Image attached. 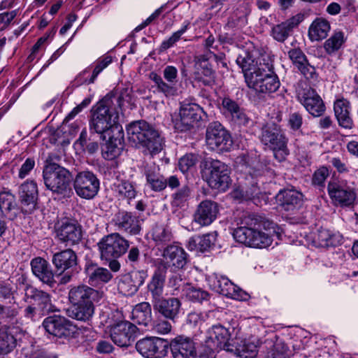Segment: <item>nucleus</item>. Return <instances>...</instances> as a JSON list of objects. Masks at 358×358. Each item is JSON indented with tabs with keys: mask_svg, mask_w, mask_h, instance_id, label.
<instances>
[{
	"mask_svg": "<svg viewBox=\"0 0 358 358\" xmlns=\"http://www.w3.org/2000/svg\"><path fill=\"white\" fill-rule=\"evenodd\" d=\"M238 65L244 74L247 86L257 94L275 92L280 85L278 76L273 71V65L269 59L266 62H255L251 56H239Z\"/></svg>",
	"mask_w": 358,
	"mask_h": 358,
	"instance_id": "f257e3e1",
	"label": "nucleus"
},
{
	"mask_svg": "<svg viewBox=\"0 0 358 358\" xmlns=\"http://www.w3.org/2000/svg\"><path fill=\"white\" fill-rule=\"evenodd\" d=\"M71 306L68 315L76 320L88 322L94 315L95 304L103 297V293L86 285L72 287L68 294Z\"/></svg>",
	"mask_w": 358,
	"mask_h": 358,
	"instance_id": "f03ea898",
	"label": "nucleus"
},
{
	"mask_svg": "<svg viewBox=\"0 0 358 358\" xmlns=\"http://www.w3.org/2000/svg\"><path fill=\"white\" fill-rule=\"evenodd\" d=\"M91 113L90 131L99 134L106 133L112 142L113 137L110 135V131L115 129L119 133L117 140L121 144V138L123 137L122 128L117 124L119 114L113 106L112 96L107 94L104 96L92 107Z\"/></svg>",
	"mask_w": 358,
	"mask_h": 358,
	"instance_id": "7ed1b4c3",
	"label": "nucleus"
},
{
	"mask_svg": "<svg viewBox=\"0 0 358 358\" xmlns=\"http://www.w3.org/2000/svg\"><path fill=\"white\" fill-rule=\"evenodd\" d=\"M240 224L233 233L237 242L256 248H265L271 245L272 238L262 230L264 221L261 217L255 215H244Z\"/></svg>",
	"mask_w": 358,
	"mask_h": 358,
	"instance_id": "20e7f679",
	"label": "nucleus"
},
{
	"mask_svg": "<svg viewBox=\"0 0 358 358\" xmlns=\"http://www.w3.org/2000/svg\"><path fill=\"white\" fill-rule=\"evenodd\" d=\"M129 141L136 146L145 148L151 155H156L163 149V138L159 132L145 120L130 123L127 127Z\"/></svg>",
	"mask_w": 358,
	"mask_h": 358,
	"instance_id": "39448f33",
	"label": "nucleus"
},
{
	"mask_svg": "<svg viewBox=\"0 0 358 358\" xmlns=\"http://www.w3.org/2000/svg\"><path fill=\"white\" fill-rule=\"evenodd\" d=\"M44 183L47 189L62 197H70L73 194L71 173L66 169L50 164L43 171Z\"/></svg>",
	"mask_w": 358,
	"mask_h": 358,
	"instance_id": "423d86ee",
	"label": "nucleus"
},
{
	"mask_svg": "<svg viewBox=\"0 0 358 358\" xmlns=\"http://www.w3.org/2000/svg\"><path fill=\"white\" fill-rule=\"evenodd\" d=\"M261 142L273 150L274 157L279 162L285 159L289 155L287 138L280 127L274 123H267L262 128Z\"/></svg>",
	"mask_w": 358,
	"mask_h": 358,
	"instance_id": "0eeeda50",
	"label": "nucleus"
},
{
	"mask_svg": "<svg viewBox=\"0 0 358 358\" xmlns=\"http://www.w3.org/2000/svg\"><path fill=\"white\" fill-rule=\"evenodd\" d=\"M206 143L209 150L223 152L231 150L233 141L230 133L219 122H213L206 129Z\"/></svg>",
	"mask_w": 358,
	"mask_h": 358,
	"instance_id": "6e6552de",
	"label": "nucleus"
},
{
	"mask_svg": "<svg viewBox=\"0 0 358 358\" xmlns=\"http://www.w3.org/2000/svg\"><path fill=\"white\" fill-rule=\"evenodd\" d=\"M98 245L101 258L106 260L121 257L129 246V242L117 233L105 236Z\"/></svg>",
	"mask_w": 358,
	"mask_h": 358,
	"instance_id": "1a4fd4ad",
	"label": "nucleus"
},
{
	"mask_svg": "<svg viewBox=\"0 0 358 358\" xmlns=\"http://www.w3.org/2000/svg\"><path fill=\"white\" fill-rule=\"evenodd\" d=\"M229 329L221 324H215L209 328L206 334L205 345L211 351L223 349L230 352L236 344L234 339H230Z\"/></svg>",
	"mask_w": 358,
	"mask_h": 358,
	"instance_id": "9d476101",
	"label": "nucleus"
},
{
	"mask_svg": "<svg viewBox=\"0 0 358 358\" xmlns=\"http://www.w3.org/2000/svg\"><path fill=\"white\" fill-rule=\"evenodd\" d=\"M327 189L331 199L337 206H350L357 198L355 188L349 185L345 180L330 181Z\"/></svg>",
	"mask_w": 358,
	"mask_h": 358,
	"instance_id": "9b49d317",
	"label": "nucleus"
},
{
	"mask_svg": "<svg viewBox=\"0 0 358 358\" xmlns=\"http://www.w3.org/2000/svg\"><path fill=\"white\" fill-rule=\"evenodd\" d=\"M100 182L96 176L89 171L79 172L73 182L76 194L81 198L91 199L98 193Z\"/></svg>",
	"mask_w": 358,
	"mask_h": 358,
	"instance_id": "f8f14e48",
	"label": "nucleus"
},
{
	"mask_svg": "<svg viewBox=\"0 0 358 358\" xmlns=\"http://www.w3.org/2000/svg\"><path fill=\"white\" fill-rule=\"evenodd\" d=\"M229 173L227 165L219 160H213L206 178L207 183L212 189L225 192L231 184Z\"/></svg>",
	"mask_w": 358,
	"mask_h": 358,
	"instance_id": "ddd939ff",
	"label": "nucleus"
},
{
	"mask_svg": "<svg viewBox=\"0 0 358 358\" xmlns=\"http://www.w3.org/2000/svg\"><path fill=\"white\" fill-rule=\"evenodd\" d=\"M203 110L195 103L187 101L180 103L179 119L175 123L176 129L184 131L189 130L202 117Z\"/></svg>",
	"mask_w": 358,
	"mask_h": 358,
	"instance_id": "4468645a",
	"label": "nucleus"
},
{
	"mask_svg": "<svg viewBox=\"0 0 358 358\" xmlns=\"http://www.w3.org/2000/svg\"><path fill=\"white\" fill-rule=\"evenodd\" d=\"M18 197L20 209L24 214H31L37 208L38 190L36 182L27 180L18 189Z\"/></svg>",
	"mask_w": 358,
	"mask_h": 358,
	"instance_id": "2eb2a0df",
	"label": "nucleus"
},
{
	"mask_svg": "<svg viewBox=\"0 0 358 358\" xmlns=\"http://www.w3.org/2000/svg\"><path fill=\"white\" fill-rule=\"evenodd\" d=\"M136 348L145 358H162L167 353L168 342L159 337H145L136 343Z\"/></svg>",
	"mask_w": 358,
	"mask_h": 358,
	"instance_id": "dca6fc26",
	"label": "nucleus"
},
{
	"mask_svg": "<svg viewBox=\"0 0 358 358\" xmlns=\"http://www.w3.org/2000/svg\"><path fill=\"white\" fill-rule=\"evenodd\" d=\"M43 326L48 333L58 338H70L76 333V327L67 319L59 315L46 317Z\"/></svg>",
	"mask_w": 358,
	"mask_h": 358,
	"instance_id": "f3484780",
	"label": "nucleus"
},
{
	"mask_svg": "<svg viewBox=\"0 0 358 358\" xmlns=\"http://www.w3.org/2000/svg\"><path fill=\"white\" fill-rule=\"evenodd\" d=\"M136 327L128 321H120L110 326V336L120 347H127L134 341Z\"/></svg>",
	"mask_w": 358,
	"mask_h": 358,
	"instance_id": "a211bd4d",
	"label": "nucleus"
},
{
	"mask_svg": "<svg viewBox=\"0 0 358 358\" xmlns=\"http://www.w3.org/2000/svg\"><path fill=\"white\" fill-rule=\"evenodd\" d=\"M56 236L66 245H74L82 239V227L76 221L66 220L62 222L56 229Z\"/></svg>",
	"mask_w": 358,
	"mask_h": 358,
	"instance_id": "6ab92c4d",
	"label": "nucleus"
},
{
	"mask_svg": "<svg viewBox=\"0 0 358 358\" xmlns=\"http://www.w3.org/2000/svg\"><path fill=\"white\" fill-rule=\"evenodd\" d=\"M297 96L306 110L313 117H320L325 111L324 103L320 96L311 88L299 91Z\"/></svg>",
	"mask_w": 358,
	"mask_h": 358,
	"instance_id": "aec40b11",
	"label": "nucleus"
},
{
	"mask_svg": "<svg viewBox=\"0 0 358 358\" xmlns=\"http://www.w3.org/2000/svg\"><path fill=\"white\" fill-rule=\"evenodd\" d=\"M147 276L144 271H136L123 275L119 279L117 289L122 294L131 296L137 292Z\"/></svg>",
	"mask_w": 358,
	"mask_h": 358,
	"instance_id": "412c9836",
	"label": "nucleus"
},
{
	"mask_svg": "<svg viewBox=\"0 0 358 358\" xmlns=\"http://www.w3.org/2000/svg\"><path fill=\"white\" fill-rule=\"evenodd\" d=\"M162 257L165 268L176 270L182 268L187 264L188 255L182 246L173 244L164 248Z\"/></svg>",
	"mask_w": 358,
	"mask_h": 358,
	"instance_id": "4be33fe9",
	"label": "nucleus"
},
{
	"mask_svg": "<svg viewBox=\"0 0 358 358\" xmlns=\"http://www.w3.org/2000/svg\"><path fill=\"white\" fill-rule=\"evenodd\" d=\"M219 213L218 205L211 200L201 201L194 214V222L200 227L211 224L217 218Z\"/></svg>",
	"mask_w": 358,
	"mask_h": 358,
	"instance_id": "5701e85b",
	"label": "nucleus"
},
{
	"mask_svg": "<svg viewBox=\"0 0 358 358\" xmlns=\"http://www.w3.org/2000/svg\"><path fill=\"white\" fill-rule=\"evenodd\" d=\"M222 112L227 118L238 125L245 126L250 122L244 109L229 97H224L222 99Z\"/></svg>",
	"mask_w": 358,
	"mask_h": 358,
	"instance_id": "b1692460",
	"label": "nucleus"
},
{
	"mask_svg": "<svg viewBox=\"0 0 358 358\" xmlns=\"http://www.w3.org/2000/svg\"><path fill=\"white\" fill-rule=\"evenodd\" d=\"M308 238L313 245L318 248L335 247L341 244L342 240L339 234L323 228L311 231Z\"/></svg>",
	"mask_w": 358,
	"mask_h": 358,
	"instance_id": "393cba45",
	"label": "nucleus"
},
{
	"mask_svg": "<svg viewBox=\"0 0 358 358\" xmlns=\"http://www.w3.org/2000/svg\"><path fill=\"white\" fill-rule=\"evenodd\" d=\"M173 358H196L194 343L187 337L178 336L170 344Z\"/></svg>",
	"mask_w": 358,
	"mask_h": 358,
	"instance_id": "a878e982",
	"label": "nucleus"
},
{
	"mask_svg": "<svg viewBox=\"0 0 358 358\" xmlns=\"http://www.w3.org/2000/svg\"><path fill=\"white\" fill-rule=\"evenodd\" d=\"M112 222L118 230L124 231L131 234L140 232L139 220L136 216L127 211H119L112 220Z\"/></svg>",
	"mask_w": 358,
	"mask_h": 358,
	"instance_id": "bb28decb",
	"label": "nucleus"
},
{
	"mask_svg": "<svg viewBox=\"0 0 358 358\" xmlns=\"http://www.w3.org/2000/svg\"><path fill=\"white\" fill-rule=\"evenodd\" d=\"M334 110L340 127L345 129H351L353 127L351 105L348 100L344 98L336 99L334 103Z\"/></svg>",
	"mask_w": 358,
	"mask_h": 358,
	"instance_id": "cd10ccee",
	"label": "nucleus"
},
{
	"mask_svg": "<svg viewBox=\"0 0 358 358\" xmlns=\"http://www.w3.org/2000/svg\"><path fill=\"white\" fill-rule=\"evenodd\" d=\"M25 296L27 299L33 300V305L36 306L41 312L48 313L52 310V297L49 293L31 285H27Z\"/></svg>",
	"mask_w": 358,
	"mask_h": 358,
	"instance_id": "c85d7f7f",
	"label": "nucleus"
},
{
	"mask_svg": "<svg viewBox=\"0 0 358 358\" xmlns=\"http://www.w3.org/2000/svg\"><path fill=\"white\" fill-rule=\"evenodd\" d=\"M154 308L165 318L175 321L181 311V302L173 297L158 299L155 302Z\"/></svg>",
	"mask_w": 358,
	"mask_h": 358,
	"instance_id": "c756f323",
	"label": "nucleus"
},
{
	"mask_svg": "<svg viewBox=\"0 0 358 358\" xmlns=\"http://www.w3.org/2000/svg\"><path fill=\"white\" fill-rule=\"evenodd\" d=\"M33 274L41 282L52 287L55 283V276L50 264L43 258L36 257L31 261Z\"/></svg>",
	"mask_w": 358,
	"mask_h": 358,
	"instance_id": "7c9ffc66",
	"label": "nucleus"
},
{
	"mask_svg": "<svg viewBox=\"0 0 358 358\" xmlns=\"http://www.w3.org/2000/svg\"><path fill=\"white\" fill-rule=\"evenodd\" d=\"M52 262L58 271L64 273L69 269H76L78 257L76 252L69 248L54 254Z\"/></svg>",
	"mask_w": 358,
	"mask_h": 358,
	"instance_id": "2f4dec72",
	"label": "nucleus"
},
{
	"mask_svg": "<svg viewBox=\"0 0 358 358\" xmlns=\"http://www.w3.org/2000/svg\"><path fill=\"white\" fill-rule=\"evenodd\" d=\"M236 344L233 348V350L230 352H234L237 356L242 358H254L257 355L258 348L264 343L258 338L252 336L248 339H245L239 344L235 341Z\"/></svg>",
	"mask_w": 358,
	"mask_h": 358,
	"instance_id": "473e14b6",
	"label": "nucleus"
},
{
	"mask_svg": "<svg viewBox=\"0 0 358 358\" xmlns=\"http://www.w3.org/2000/svg\"><path fill=\"white\" fill-rule=\"evenodd\" d=\"M303 195L296 189H288L279 192L276 196L277 201L285 210H292L302 203Z\"/></svg>",
	"mask_w": 358,
	"mask_h": 358,
	"instance_id": "72a5a7b5",
	"label": "nucleus"
},
{
	"mask_svg": "<svg viewBox=\"0 0 358 358\" xmlns=\"http://www.w3.org/2000/svg\"><path fill=\"white\" fill-rule=\"evenodd\" d=\"M159 171V168L155 164L148 165L144 171L148 185L155 192H160L167 186L166 179Z\"/></svg>",
	"mask_w": 358,
	"mask_h": 358,
	"instance_id": "f704fd0d",
	"label": "nucleus"
},
{
	"mask_svg": "<svg viewBox=\"0 0 358 358\" xmlns=\"http://www.w3.org/2000/svg\"><path fill=\"white\" fill-rule=\"evenodd\" d=\"M131 319L138 324L148 326L152 321V309L150 303L142 302L136 305L131 312Z\"/></svg>",
	"mask_w": 358,
	"mask_h": 358,
	"instance_id": "c9c22d12",
	"label": "nucleus"
},
{
	"mask_svg": "<svg viewBox=\"0 0 358 358\" xmlns=\"http://www.w3.org/2000/svg\"><path fill=\"white\" fill-rule=\"evenodd\" d=\"M347 36L343 31H335L327 40L325 41L323 48L329 55H336L344 46Z\"/></svg>",
	"mask_w": 358,
	"mask_h": 358,
	"instance_id": "e433bc0d",
	"label": "nucleus"
},
{
	"mask_svg": "<svg viewBox=\"0 0 358 358\" xmlns=\"http://www.w3.org/2000/svg\"><path fill=\"white\" fill-rule=\"evenodd\" d=\"M89 278V282L92 285H96L101 283H107L113 278L109 270L102 267H96L91 265L87 268Z\"/></svg>",
	"mask_w": 358,
	"mask_h": 358,
	"instance_id": "4c0bfd02",
	"label": "nucleus"
},
{
	"mask_svg": "<svg viewBox=\"0 0 358 358\" xmlns=\"http://www.w3.org/2000/svg\"><path fill=\"white\" fill-rule=\"evenodd\" d=\"M112 57L110 55H105L103 57L99 59L97 63L92 71V75L90 78V71L88 69H85L78 76L80 78L81 76L84 77L83 80H82L83 83L85 84H91L94 82L98 75L106 69L111 62H112Z\"/></svg>",
	"mask_w": 358,
	"mask_h": 358,
	"instance_id": "58836bf2",
	"label": "nucleus"
},
{
	"mask_svg": "<svg viewBox=\"0 0 358 358\" xmlns=\"http://www.w3.org/2000/svg\"><path fill=\"white\" fill-rule=\"evenodd\" d=\"M113 191L120 199H126L129 203L137 195L134 185L128 180L118 181L114 183Z\"/></svg>",
	"mask_w": 358,
	"mask_h": 358,
	"instance_id": "ea45409f",
	"label": "nucleus"
},
{
	"mask_svg": "<svg viewBox=\"0 0 358 358\" xmlns=\"http://www.w3.org/2000/svg\"><path fill=\"white\" fill-rule=\"evenodd\" d=\"M264 344L269 349L265 358H288L287 346L281 341L274 342L272 339H266Z\"/></svg>",
	"mask_w": 358,
	"mask_h": 358,
	"instance_id": "a19ab883",
	"label": "nucleus"
},
{
	"mask_svg": "<svg viewBox=\"0 0 358 358\" xmlns=\"http://www.w3.org/2000/svg\"><path fill=\"white\" fill-rule=\"evenodd\" d=\"M18 309L13 306H4L0 303V327L15 326L17 323Z\"/></svg>",
	"mask_w": 358,
	"mask_h": 358,
	"instance_id": "79ce46f5",
	"label": "nucleus"
},
{
	"mask_svg": "<svg viewBox=\"0 0 358 358\" xmlns=\"http://www.w3.org/2000/svg\"><path fill=\"white\" fill-rule=\"evenodd\" d=\"M165 275L160 271H156L148 285V291L155 301L160 299L164 292Z\"/></svg>",
	"mask_w": 358,
	"mask_h": 358,
	"instance_id": "37998d69",
	"label": "nucleus"
},
{
	"mask_svg": "<svg viewBox=\"0 0 358 358\" xmlns=\"http://www.w3.org/2000/svg\"><path fill=\"white\" fill-rule=\"evenodd\" d=\"M151 235L152 240L157 245H165L172 239L171 231L162 224L155 225L152 230Z\"/></svg>",
	"mask_w": 358,
	"mask_h": 358,
	"instance_id": "c03bdc74",
	"label": "nucleus"
},
{
	"mask_svg": "<svg viewBox=\"0 0 358 358\" xmlns=\"http://www.w3.org/2000/svg\"><path fill=\"white\" fill-rule=\"evenodd\" d=\"M151 80L155 83V86L159 92L163 93L166 96H171L176 94L177 89L173 83H165L162 77L155 73L150 74Z\"/></svg>",
	"mask_w": 358,
	"mask_h": 358,
	"instance_id": "a18cd8bd",
	"label": "nucleus"
},
{
	"mask_svg": "<svg viewBox=\"0 0 358 358\" xmlns=\"http://www.w3.org/2000/svg\"><path fill=\"white\" fill-rule=\"evenodd\" d=\"M227 297L239 300V301H247L250 299V295L245 291L234 285L231 280L227 284V287L225 289H221L220 293Z\"/></svg>",
	"mask_w": 358,
	"mask_h": 358,
	"instance_id": "49530a36",
	"label": "nucleus"
},
{
	"mask_svg": "<svg viewBox=\"0 0 358 358\" xmlns=\"http://www.w3.org/2000/svg\"><path fill=\"white\" fill-rule=\"evenodd\" d=\"M330 29V24H310L308 37L311 41H321L327 36Z\"/></svg>",
	"mask_w": 358,
	"mask_h": 358,
	"instance_id": "de8ad7c7",
	"label": "nucleus"
},
{
	"mask_svg": "<svg viewBox=\"0 0 358 358\" xmlns=\"http://www.w3.org/2000/svg\"><path fill=\"white\" fill-rule=\"evenodd\" d=\"M182 292L185 297L193 302L201 303L203 301H207L209 297L207 292L189 285H185V287L182 289Z\"/></svg>",
	"mask_w": 358,
	"mask_h": 358,
	"instance_id": "09e8293b",
	"label": "nucleus"
},
{
	"mask_svg": "<svg viewBox=\"0 0 358 358\" xmlns=\"http://www.w3.org/2000/svg\"><path fill=\"white\" fill-rule=\"evenodd\" d=\"M16 206L15 196L8 189L0 192V210L2 213H8Z\"/></svg>",
	"mask_w": 358,
	"mask_h": 358,
	"instance_id": "8fccbe9b",
	"label": "nucleus"
},
{
	"mask_svg": "<svg viewBox=\"0 0 358 358\" xmlns=\"http://www.w3.org/2000/svg\"><path fill=\"white\" fill-rule=\"evenodd\" d=\"M190 194V188L187 185L182 186L176 192L173 194L171 205L175 207L184 206L189 200Z\"/></svg>",
	"mask_w": 358,
	"mask_h": 358,
	"instance_id": "3c124183",
	"label": "nucleus"
},
{
	"mask_svg": "<svg viewBox=\"0 0 358 358\" xmlns=\"http://www.w3.org/2000/svg\"><path fill=\"white\" fill-rule=\"evenodd\" d=\"M210 288L216 292L220 293L221 289H225L230 280L225 276L213 273L207 278Z\"/></svg>",
	"mask_w": 358,
	"mask_h": 358,
	"instance_id": "603ef678",
	"label": "nucleus"
},
{
	"mask_svg": "<svg viewBox=\"0 0 358 358\" xmlns=\"http://www.w3.org/2000/svg\"><path fill=\"white\" fill-rule=\"evenodd\" d=\"M293 26L291 24H276L271 29V34L274 39L283 42L289 35Z\"/></svg>",
	"mask_w": 358,
	"mask_h": 358,
	"instance_id": "864d4df0",
	"label": "nucleus"
},
{
	"mask_svg": "<svg viewBox=\"0 0 358 358\" xmlns=\"http://www.w3.org/2000/svg\"><path fill=\"white\" fill-rule=\"evenodd\" d=\"M217 232L213 231L198 236V241L200 245V252H203L210 250L216 241Z\"/></svg>",
	"mask_w": 358,
	"mask_h": 358,
	"instance_id": "5fc2aeb1",
	"label": "nucleus"
},
{
	"mask_svg": "<svg viewBox=\"0 0 358 358\" xmlns=\"http://www.w3.org/2000/svg\"><path fill=\"white\" fill-rule=\"evenodd\" d=\"M196 162L197 157L196 155L187 154L179 159L178 167L182 173H185L194 169Z\"/></svg>",
	"mask_w": 358,
	"mask_h": 358,
	"instance_id": "6e6d98bb",
	"label": "nucleus"
},
{
	"mask_svg": "<svg viewBox=\"0 0 358 358\" xmlns=\"http://www.w3.org/2000/svg\"><path fill=\"white\" fill-rule=\"evenodd\" d=\"M292 22H302L311 21V22H327L324 19L315 17L310 10H302L292 17Z\"/></svg>",
	"mask_w": 358,
	"mask_h": 358,
	"instance_id": "4d7b16f0",
	"label": "nucleus"
},
{
	"mask_svg": "<svg viewBox=\"0 0 358 358\" xmlns=\"http://www.w3.org/2000/svg\"><path fill=\"white\" fill-rule=\"evenodd\" d=\"M329 175V170L325 166H322L315 171L312 182L314 185L323 187L324 182Z\"/></svg>",
	"mask_w": 358,
	"mask_h": 358,
	"instance_id": "13d9d810",
	"label": "nucleus"
},
{
	"mask_svg": "<svg viewBox=\"0 0 358 358\" xmlns=\"http://www.w3.org/2000/svg\"><path fill=\"white\" fill-rule=\"evenodd\" d=\"M187 26H185L180 30L176 31L167 40L164 41L160 45V51H165L173 45L180 39L182 34L185 31Z\"/></svg>",
	"mask_w": 358,
	"mask_h": 358,
	"instance_id": "bf43d9fd",
	"label": "nucleus"
},
{
	"mask_svg": "<svg viewBox=\"0 0 358 358\" xmlns=\"http://www.w3.org/2000/svg\"><path fill=\"white\" fill-rule=\"evenodd\" d=\"M35 164V160L33 158L29 157L26 159L19 169L18 178L20 179H24L28 176L34 169Z\"/></svg>",
	"mask_w": 358,
	"mask_h": 358,
	"instance_id": "052dcab7",
	"label": "nucleus"
},
{
	"mask_svg": "<svg viewBox=\"0 0 358 358\" xmlns=\"http://www.w3.org/2000/svg\"><path fill=\"white\" fill-rule=\"evenodd\" d=\"M15 290L13 285L7 281H0V300L13 298Z\"/></svg>",
	"mask_w": 358,
	"mask_h": 358,
	"instance_id": "680f3d73",
	"label": "nucleus"
},
{
	"mask_svg": "<svg viewBox=\"0 0 358 358\" xmlns=\"http://www.w3.org/2000/svg\"><path fill=\"white\" fill-rule=\"evenodd\" d=\"M288 55L296 68L307 61L306 56L300 49L290 50Z\"/></svg>",
	"mask_w": 358,
	"mask_h": 358,
	"instance_id": "e2e57ef3",
	"label": "nucleus"
},
{
	"mask_svg": "<svg viewBox=\"0 0 358 358\" xmlns=\"http://www.w3.org/2000/svg\"><path fill=\"white\" fill-rule=\"evenodd\" d=\"M172 329L171 323L164 320H159L154 322L152 329L159 334H167Z\"/></svg>",
	"mask_w": 358,
	"mask_h": 358,
	"instance_id": "0e129e2a",
	"label": "nucleus"
},
{
	"mask_svg": "<svg viewBox=\"0 0 358 358\" xmlns=\"http://www.w3.org/2000/svg\"><path fill=\"white\" fill-rule=\"evenodd\" d=\"M297 69L307 79H313L315 77V69L308 64V60Z\"/></svg>",
	"mask_w": 358,
	"mask_h": 358,
	"instance_id": "69168bd1",
	"label": "nucleus"
},
{
	"mask_svg": "<svg viewBox=\"0 0 358 358\" xmlns=\"http://www.w3.org/2000/svg\"><path fill=\"white\" fill-rule=\"evenodd\" d=\"M257 183L252 184L250 188H246L243 192L244 194L242 196L245 200L254 199L255 197H258L261 193L260 189L257 187Z\"/></svg>",
	"mask_w": 358,
	"mask_h": 358,
	"instance_id": "338daca9",
	"label": "nucleus"
},
{
	"mask_svg": "<svg viewBox=\"0 0 358 358\" xmlns=\"http://www.w3.org/2000/svg\"><path fill=\"white\" fill-rule=\"evenodd\" d=\"M331 163L339 173H345L349 171V167L344 159L334 157L331 159Z\"/></svg>",
	"mask_w": 358,
	"mask_h": 358,
	"instance_id": "774afa93",
	"label": "nucleus"
}]
</instances>
